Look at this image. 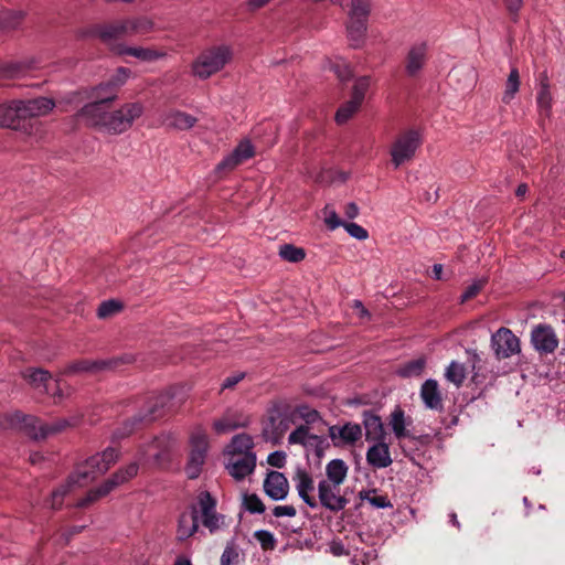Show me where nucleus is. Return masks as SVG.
I'll return each mask as SVG.
<instances>
[{
	"label": "nucleus",
	"mask_w": 565,
	"mask_h": 565,
	"mask_svg": "<svg viewBox=\"0 0 565 565\" xmlns=\"http://www.w3.org/2000/svg\"><path fill=\"white\" fill-rule=\"evenodd\" d=\"M207 451V437L203 433H195L191 437V451L185 467L189 479H195L200 476L202 466L205 462Z\"/></svg>",
	"instance_id": "ddd939ff"
},
{
	"label": "nucleus",
	"mask_w": 565,
	"mask_h": 565,
	"mask_svg": "<svg viewBox=\"0 0 565 565\" xmlns=\"http://www.w3.org/2000/svg\"><path fill=\"white\" fill-rule=\"evenodd\" d=\"M244 507L250 513H263L265 504L255 493L244 495Z\"/></svg>",
	"instance_id": "49530a36"
},
{
	"label": "nucleus",
	"mask_w": 565,
	"mask_h": 565,
	"mask_svg": "<svg viewBox=\"0 0 565 565\" xmlns=\"http://www.w3.org/2000/svg\"><path fill=\"white\" fill-rule=\"evenodd\" d=\"M153 23L147 18L125 19L104 25H95L88 34L99 38L105 44L129 35L145 34L152 30Z\"/></svg>",
	"instance_id": "39448f33"
},
{
	"label": "nucleus",
	"mask_w": 565,
	"mask_h": 565,
	"mask_svg": "<svg viewBox=\"0 0 565 565\" xmlns=\"http://www.w3.org/2000/svg\"><path fill=\"white\" fill-rule=\"evenodd\" d=\"M22 377L35 390L47 392V383L52 379L49 371L28 367L22 372Z\"/></svg>",
	"instance_id": "cd10ccee"
},
{
	"label": "nucleus",
	"mask_w": 565,
	"mask_h": 565,
	"mask_svg": "<svg viewBox=\"0 0 565 565\" xmlns=\"http://www.w3.org/2000/svg\"><path fill=\"white\" fill-rule=\"evenodd\" d=\"M324 222H326V225L329 230L333 231L340 226H344V224L347 222H343L339 216L338 214L335 213V211H330L328 212L326 210V218H324Z\"/></svg>",
	"instance_id": "6e6d98bb"
},
{
	"label": "nucleus",
	"mask_w": 565,
	"mask_h": 565,
	"mask_svg": "<svg viewBox=\"0 0 565 565\" xmlns=\"http://www.w3.org/2000/svg\"><path fill=\"white\" fill-rule=\"evenodd\" d=\"M273 514L276 516V518H281V516H295L297 514V511H296V508L294 505H276L274 509H273Z\"/></svg>",
	"instance_id": "bf43d9fd"
},
{
	"label": "nucleus",
	"mask_w": 565,
	"mask_h": 565,
	"mask_svg": "<svg viewBox=\"0 0 565 565\" xmlns=\"http://www.w3.org/2000/svg\"><path fill=\"white\" fill-rule=\"evenodd\" d=\"M334 73L341 82H347L352 77V70L348 64H335Z\"/></svg>",
	"instance_id": "13d9d810"
},
{
	"label": "nucleus",
	"mask_w": 565,
	"mask_h": 565,
	"mask_svg": "<svg viewBox=\"0 0 565 565\" xmlns=\"http://www.w3.org/2000/svg\"><path fill=\"white\" fill-rule=\"evenodd\" d=\"M21 118L18 100L0 105V127L17 128Z\"/></svg>",
	"instance_id": "7c9ffc66"
},
{
	"label": "nucleus",
	"mask_w": 565,
	"mask_h": 565,
	"mask_svg": "<svg viewBox=\"0 0 565 565\" xmlns=\"http://www.w3.org/2000/svg\"><path fill=\"white\" fill-rule=\"evenodd\" d=\"M135 361L131 354H122L109 359L88 360L82 359L70 363L64 370V375H72L77 373L97 374L105 371H116L121 365L130 364Z\"/></svg>",
	"instance_id": "6e6552de"
},
{
	"label": "nucleus",
	"mask_w": 565,
	"mask_h": 565,
	"mask_svg": "<svg viewBox=\"0 0 565 565\" xmlns=\"http://www.w3.org/2000/svg\"><path fill=\"white\" fill-rule=\"evenodd\" d=\"M420 145L422 138L419 131L409 129L401 132L391 148V157L394 167L398 168L403 163L412 160Z\"/></svg>",
	"instance_id": "9b49d317"
},
{
	"label": "nucleus",
	"mask_w": 565,
	"mask_h": 565,
	"mask_svg": "<svg viewBox=\"0 0 565 565\" xmlns=\"http://www.w3.org/2000/svg\"><path fill=\"white\" fill-rule=\"evenodd\" d=\"M279 256L290 263H299L306 257L305 249L291 244H284L279 248Z\"/></svg>",
	"instance_id": "4c0bfd02"
},
{
	"label": "nucleus",
	"mask_w": 565,
	"mask_h": 565,
	"mask_svg": "<svg viewBox=\"0 0 565 565\" xmlns=\"http://www.w3.org/2000/svg\"><path fill=\"white\" fill-rule=\"evenodd\" d=\"M121 305L115 300L103 301L97 310V316L102 319L108 318L120 311Z\"/></svg>",
	"instance_id": "8fccbe9b"
},
{
	"label": "nucleus",
	"mask_w": 565,
	"mask_h": 565,
	"mask_svg": "<svg viewBox=\"0 0 565 565\" xmlns=\"http://www.w3.org/2000/svg\"><path fill=\"white\" fill-rule=\"evenodd\" d=\"M254 537L264 551L275 550L277 541L271 532L267 530H258L254 533Z\"/></svg>",
	"instance_id": "c03bdc74"
},
{
	"label": "nucleus",
	"mask_w": 565,
	"mask_h": 565,
	"mask_svg": "<svg viewBox=\"0 0 565 565\" xmlns=\"http://www.w3.org/2000/svg\"><path fill=\"white\" fill-rule=\"evenodd\" d=\"M254 443L250 436L246 434L236 435L232 439V455L253 454L250 451Z\"/></svg>",
	"instance_id": "ea45409f"
},
{
	"label": "nucleus",
	"mask_w": 565,
	"mask_h": 565,
	"mask_svg": "<svg viewBox=\"0 0 565 565\" xmlns=\"http://www.w3.org/2000/svg\"><path fill=\"white\" fill-rule=\"evenodd\" d=\"M360 498L362 500H367L373 507L379 508V509L392 507V503L386 495H376V494L371 495V491L360 492Z\"/></svg>",
	"instance_id": "09e8293b"
},
{
	"label": "nucleus",
	"mask_w": 565,
	"mask_h": 565,
	"mask_svg": "<svg viewBox=\"0 0 565 565\" xmlns=\"http://www.w3.org/2000/svg\"><path fill=\"white\" fill-rule=\"evenodd\" d=\"M270 0H249L248 6L252 10H257L265 4H267Z\"/></svg>",
	"instance_id": "0e129e2a"
},
{
	"label": "nucleus",
	"mask_w": 565,
	"mask_h": 565,
	"mask_svg": "<svg viewBox=\"0 0 565 565\" xmlns=\"http://www.w3.org/2000/svg\"><path fill=\"white\" fill-rule=\"evenodd\" d=\"M175 439L170 434H161L138 448V460L143 465L164 467L171 461V451Z\"/></svg>",
	"instance_id": "423d86ee"
},
{
	"label": "nucleus",
	"mask_w": 565,
	"mask_h": 565,
	"mask_svg": "<svg viewBox=\"0 0 565 565\" xmlns=\"http://www.w3.org/2000/svg\"><path fill=\"white\" fill-rule=\"evenodd\" d=\"M297 412L301 418L305 419L307 424H311L317 422L320 418L319 413L316 409H311L308 406H299Z\"/></svg>",
	"instance_id": "5fc2aeb1"
},
{
	"label": "nucleus",
	"mask_w": 565,
	"mask_h": 565,
	"mask_svg": "<svg viewBox=\"0 0 565 565\" xmlns=\"http://www.w3.org/2000/svg\"><path fill=\"white\" fill-rule=\"evenodd\" d=\"M202 524L211 532L218 529L220 515L216 513V500L209 491H201L196 498V505H191L190 512H183L179 518L178 537L185 540L192 536L199 529V510Z\"/></svg>",
	"instance_id": "7ed1b4c3"
},
{
	"label": "nucleus",
	"mask_w": 565,
	"mask_h": 565,
	"mask_svg": "<svg viewBox=\"0 0 565 565\" xmlns=\"http://www.w3.org/2000/svg\"><path fill=\"white\" fill-rule=\"evenodd\" d=\"M420 397L427 408L437 412H443V396L441 392L439 391L438 382L436 380L428 379L422 384Z\"/></svg>",
	"instance_id": "b1692460"
},
{
	"label": "nucleus",
	"mask_w": 565,
	"mask_h": 565,
	"mask_svg": "<svg viewBox=\"0 0 565 565\" xmlns=\"http://www.w3.org/2000/svg\"><path fill=\"white\" fill-rule=\"evenodd\" d=\"M316 445V452L318 457H321L323 455L324 448L329 447L328 441L326 440L324 444H320L319 441H312V445Z\"/></svg>",
	"instance_id": "774afa93"
},
{
	"label": "nucleus",
	"mask_w": 565,
	"mask_h": 565,
	"mask_svg": "<svg viewBox=\"0 0 565 565\" xmlns=\"http://www.w3.org/2000/svg\"><path fill=\"white\" fill-rule=\"evenodd\" d=\"M341 486H333L329 481L318 483V497L320 504L331 512H339L348 504V499L340 494Z\"/></svg>",
	"instance_id": "2eb2a0df"
},
{
	"label": "nucleus",
	"mask_w": 565,
	"mask_h": 565,
	"mask_svg": "<svg viewBox=\"0 0 565 565\" xmlns=\"http://www.w3.org/2000/svg\"><path fill=\"white\" fill-rule=\"evenodd\" d=\"M290 424V418L279 408L275 407L269 411L265 431L270 433L275 438H279L289 429Z\"/></svg>",
	"instance_id": "a878e982"
},
{
	"label": "nucleus",
	"mask_w": 565,
	"mask_h": 565,
	"mask_svg": "<svg viewBox=\"0 0 565 565\" xmlns=\"http://www.w3.org/2000/svg\"><path fill=\"white\" fill-rule=\"evenodd\" d=\"M328 433L334 447H343L354 445L361 439L362 427L355 423H345L343 426H330Z\"/></svg>",
	"instance_id": "f3484780"
},
{
	"label": "nucleus",
	"mask_w": 565,
	"mask_h": 565,
	"mask_svg": "<svg viewBox=\"0 0 565 565\" xmlns=\"http://www.w3.org/2000/svg\"><path fill=\"white\" fill-rule=\"evenodd\" d=\"M433 277L437 280H441L443 279V265L440 264H435L433 266Z\"/></svg>",
	"instance_id": "69168bd1"
},
{
	"label": "nucleus",
	"mask_w": 565,
	"mask_h": 565,
	"mask_svg": "<svg viewBox=\"0 0 565 565\" xmlns=\"http://www.w3.org/2000/svg\"><path fill=\"white\" fill-rule=\"evenodd\" d=\"M256 467L255 454L232 455L227 466L230 475L236 480H243L249 476Z\"/></svg>",
	"instance_id": "a211bd4d"
},
{
	"label": "nucleus",
	"mask_w": 565,
	"mask_h": 565,
	"mask_svg": "<svg viewBox=\"0 0 565 565\" xmlns=\"http://www.w3.org/2000/svg\"><path fill=\"white\" fill-rule=\"evenodd\" d=\"M349 467L342 459H332L326 466L327 479L321 481H329L333 486H341L348 475Z\"/></svg>",
	"instance_id": "c85d7f7f"
},
{
	"label": "nucleus",
	"mask_w": 565,
	"mask_h": 565,
	"mask_svg": "<svg viewBox=\"0 0 565 565\" xmlns=\"http://www.w3.org/2000/svg\"><path fill=\"white\" fill-rule=\"evenodd\" d=\"M360 106L361 103L353 98L342 104L335 114V121L340 125L347 122L358 111Z\"/></svg>",
	"instance_id": "58836bf2"
},
{
	"label": "nucleus",
	"mask_w": 565,
	"mask_h": 565,
	"mask_svg": "<svg viewBox=\"0 0 565 565\" xmlns=\"http://www.w3.org/2000/svg\"><path fill=\"white\" fill-rule=\"evenodd\" d=\"M536 103L540 110L548 116L552 108V95L550 92V84L547 82H542L536 96Z\"/></svg>",
	"instance_id": "a19ab883"
},
{
	"label": "nucleus",
	"mask_w": 565,
	"mask_h": 565,
	"mask_svg": "<svg viewBox=\"0 0 565 565\" xmlns=\"http://www.w3.org/2000/svg\"><path fill=\"white\" fill-rule=\"evenodd\" d=\"M294 481H296V489L303 502L312 509L317 508L318 501L311 494V492L315 490V482L309 472L302 468H297L294 476Z\"/></svg>",
	"instance_id": "412c9836"
},
{
	"label": "nucleus",
	"mask_w": 565,
	"mask_h": 565,
	"mask_svg": "<svg viewBox=\"0 0 565 565\" xmlns=\"http://www.w3.org/2000/svg\"><path fill=\"white\" fill-rule=\"evenodd\" d=\"M523 1L524 0H503L508 12L512 15L514 21H516L518 13L523 6Z\"/></svg>",
	"instance_id": "052dcab7"
},
{
	"label": "nucleus",
	"mask_w": 565,
	"mask_h": 565,
	"mask_svg": "<svg viewBox=\"0 0 565 565\" xmlns=\"http://www.w3.org/2000/svg\"><path fill=\"white\" fill-rule=\"evenodd\" d=\"M344 215L348 218H355L359 215V207L355 203L351 202L345 205Z\"/></svg>",
	"instance_id": "e2e57ef3"
},
{
	"label": "nucleus",
	"mask_w": 565,
	"mask_h": 565,
	"mask_svg": "<svg viewBox=\"0 0 565 565\" xmlns=\"http://www.w3.org/2000/svg\"><path fill=\"white\" fill-rule=\"evenodd\" d=\"M558 342L554 329L548 324L540 323L531 331V343L541 356L554 353Z\"/></svg>",
	"instance_id": "4468645a"
},
{
	"label": "nucleus",
	"mask_w": 565,
	"mask_h": 565,
	"mask_svg": "<svg viewBox=\"0 0 565 565\" xmlns=\"http://www.w3.org/2000/svg\"><path fill=\"white\" fill-rule=\"evenodd\" d=\"M96 100L86 104L78 111L89 126L99 130L118 135L129 129L132 122L142 115L140 103H129L116 110H109L110 103L117 95L94 94Z\"/></svg>",
	"instance_id": "f257e3e1"
},
{
	"label": "nucleus",
	"mask_w": 565,
	"mask_h": 565,
	"mask_svg": "<svg viewBox=\"0 0 565 565\" xmlns=\"http://www.w3.org/2000/svg\"><path fill=\"white\" fill-rule=\"evenodd\" d=\"M138 472V463L131 462L126 468L118 470L108 478L100 487L89 490L88 493L77 502L78 508H86L98 499L107 495L117 486L130 480Z\"/></svg>",
	"instance_id": "9d476101"
},
{
	"label": "nucleus",
	"mask_w": 565,
	"mask_h": 565,
	"mask_svg": "<svg viewBox=\"0 0 565 565\" xmlns=\"http://www.w3.org/2000/svg\"><path fill=\"white\" fill-rule=\"evenodd\" d=\"M487 279H480L475 281L472 285L468 286L463 294L461 295V302H466L472 298H475L481 289L486 286Z\"/></svg>",
	"instance_id": "603ef678"
},
{
	"label": "nucleus",
	"mask_w": 565,
	"mask_h": 565,
	"mask_svg": "<svg viewBox=\"0 0 565 565\" xmlns=\"http://www.w3.org/2000/svg\"><path fill=\"white\" fill-rule=\"evenodd\" d=\"M427 60V44L422 42L414 44L405 58V72L409 77H416L423 70Z\"/></svg>",
	"instance_id": "aec40b11"
},
{
	"label": "nucleus",
	"mask_w": 565,
	"mask_h": 565,
	"mask_svg": "<svg viewBox=\"0 0 565 565\" xmlns=\"http://www.w3.org/2000/svg\"><path fill=\"white\" fill-rule=\"evenodd\" d=\"M239 426H243V424H239L230 417H223L213 423L214 430L220 435L230 433Z\"/></svg>",
	"instance_id": "de8ad7c7"
},
{
	"label": "nucleus",
	"mask_w": 565,
	"mask_h": 565,
	"mask_svg": "<svg viewBox=\"0 0 565 565\" xmlns=\"http://www.w3.org/2000/svg\"><path fill=\"white\" fill-rule=\"evenodd\" d=\"M254 156V146L248 139H243L231 153H228L216 164L214 172L218 179H223L235 168L253 158Z\"/></svg>",
	"instance_id": "f8f14e48"
},
{
	"label": "nucleus",
	"mask_w": 565,
	"mask_h": 565,
	"mask_svg": "<svg viewBox=\"0 0 565 565\" xmlns=\"http://www.w3.org/2000/svg\"><path fill=\"white\" fill-rule=\"evenodd\" d=\"M362 424L365 428V439L367 441L385 440L386 431L379 415L372 411H364L362 413Z\"/></svg>",
	"instance_id": "5701e85b"
},
{
	"label": "nucleus",
	"mask_w": 565,
	"mask_h": 565,
	"mask_svg": "<svg viewBox=\"0 0 565 565\" xmlns=\"http://www.w3.org/2000/svg\"><path fill=\"white\" fill-rule=\"evenodd\" d=\"M390 425L397 439L409 437V431L405 428V414L401 407L397 406L391 414Z\"/></svg>",
	"instance_id": "c9c22d12"
},
{
	"label": "nucleus",
	"mask_w": 565,
	"mask_h": 565,
	"mask_svg": "<svg viewBox=\"0 0 565 565\" xmlns=\"http://www.w3.org/2000/svg\"><path fill=\"white\" fill-rule=\"evenodd\" d=\"M269 466L275 468H282L286 465V454L281 450L274 451L267 457Z\"/></svg>",
	"instance_id": "4d7b16f0"
},
{
	"label": "nucleus",
	"mask_w": 565,
	"mask_h": 565,
	"mask_svg": "<svg viewBox=\"0 0 565 565\" xmlns=\"http://www.w3.org/2000/svg\"><path fill=\"white\" fill-rule=\"evenodd\" d=\"M289 444H299V445H312V441H319L320 444H324L326 438L312 435L309 433V428L306 425H300L297 427L288 437Z\"/></svg>",
	"instance_id": "473e14b6"
},
{
	"label": "nucleus",
	"mask_w": 565,
	"mask_h": 565,
	"mask_svg": "<svg viewBox=\"0 0 565 565\" xmlns=\"http://www.w3.org/2000/svg\"><path fill=\"white\" fill-rule=\"evenodd\" d=\"M264 491L273 500H282L289 491V483L284 473L270 471L264 481Z\"/></svg>",
	"instance_id": "6ab92c4d"
},
{
	"label": "nucleus",
	"mask_w": 565,
	"mask_h": 565,
	"mask_svg": "<svg viewBox=\"0 0 565 565\" xmlns=\"http://www.w3.org/2000/svg\"><path fill=\"white\" fill-rule=\"evenodd\" d=\"M527 190H529L527 184L526 183H521V184H519V186L515 190V195L518 198H524L526 192H527Z\"/></svg>",
	"instance_id": "338daca9"
},
{
	"label": "nucleus",
	"mask_w": 565,
	"mask_h": 565,
	"mask_svg": "<svg viewBox=\"0 0 565 565\" xmlns=\"http://www.w3.org/2000/svg\"><path fill=\"white\" fill-rule=\"evenodd\" d=\"M370 87V77L369 76H361L359 77L353 86V92L351 98L355 99L356 102L361 103L364 100L365 93Z\"/></svg>",
	"instance_id": "a18cd8bd"
},
{
	"label": "nucleus",
	"mask_w": 565,
	"mask_h": 565,
	"mask_svg": "<svg viewBox=\"0 0 565 565\" xmlns=\"http://www.w3.org/2000/svg\"><path fill=\"white\" fill-rule=\"evenodd\" d=\"M18 102L22 118L46 115L55 106L54 100L47 97H38Z\"/></svg>",
	"instance_id": "4be33fe9"
},
{
	"label": "nucleus",
	"mask_w": 565,
	"mask_h": 565,
	"mask_svg": "<svg viewBox=\"0 0 565 565\" xmlns=\"http://www.w3.org/2000/svg\"><path fill=\"white\" fill-rule=\"evenodd\" d=\"M491 341L498 359H508L520 352V340L510 329H499Z\"/></svg>",
	"instance_id": "dca6fc26"
},
{
	"label": "nucleus",
	"mask_w": 565,
	"mask_h": 565,
	"mask_svg": "<svg viewBox=\"0 0 565 565\" xmlns=\"http://www.w3.org/2000/svg\"><path fill=\"white\" fill-rule=\"evenodd\" d=\"M375 443V445L367 449L366 461L374 468H387L393 462L390 454V447L384 440Z\"/></svg>",
	"instance_id": "393cba45"
},
{
	"label": "nucleus",
	"mask_w": 565,
	"mask_h": 565,
	"mask_svg": "<svg viewBox=\"0 0 565 565\" xmlns=\"http://www.w3.org/2000/svg\"><path fill=\"white\" fill-rule=\"evenodd\" d=\"M244 376H245V373H237V374L227 376L222 384V390L233 388L236 384H238L244 379Z\"/></svg>",
	"instance_id": "680f3d73"
},
{
	"label": "nucleus",
	"mask_w": 565,
	"mask_h": 565,
	"mask_svg": "<svg viewBox=\"0 0 565 565\" xmlns=\"http://www.w3.org/2000/svg\"><path fill=\"white\" fill-rule=\"evenodd\" d=\"M26 70L24 63H10L0 66V82L6 78H13L20 76Z\"/></svg>",
	"instance_id": "37998d69"
},
{
	"label": "nucleus",
	"mask_w": 565,
	"mask_h": 565,
	"mask_svg": "<svg viewBox=\"0 0 565 565\" xmlns=\"http://www.w3.org/2000/svg\"><path fill=\"white\" fill-rule=\"evenodd\" d=\"M130 70L119 67L116 73L105 83H102L95 88L94 94L113 95L117 93L118 88L122 86L130 75Z\"/></svg>",
	"instance_id": "bb28decb"
},
{
	"label": "nucleus",
	"mask_w": 565,
	"mask_h": 565,
	"mask_svg": "<svg viewBox=\"0 0 565 565\" xmlns=\"http://www.w3.org/2000/svg\"><path fill=\"white\" fill-rule=\"evenodd\" d=\"M175 388L171 387L166 392L149 397L138 413L128 418L122 427L117 430L116 437H127L161 418L166 414V411L170 408Z\"/></svg>",
	"instance_id": "20e7f679"
},
{
	"label": "nucleus",
	"mask_w": 565,
	"mask_h": 565,
	"mask_svg": "<svg viewBox=\"0 0 565 565\" xmlns=\"http://www.w3.org/2000/svg\"><path fill=\"white\" fill-rule=\"evenodd\" d=\"M426 366L425 358L411 360L404 363L397 371V374L402 377H414L419 376L424 372Z\"/></svg>",
	"instance_id": "f704fd0d"
},
{
	"label": "nucleus",
	"mask_w": 565,
	"mask_h": 565,
	"mask_svg": "<svg viewBox=\"0 0 565 565\" xmlns=\"http://www.w3.org/2000/svg\"><path fill=\"white\" fill-rule=\"evenodd\" d=\"M239 561L238 550L233 545H226L222 556L221 565H237Z\"/></svg>",
	"instance_id": "3c124183"
},
{
	"label": "nucleus",
	"mask_w": 565,
	"mask_h": 565,
	"mask_svg": "<svg viewBox=\"0 0 565 565\" xmlns=\"http://www.w3.org/2000/svg\"><path fill=\"white\" fill-rule=\"evenodd\" d=\"M23 19L21 11L3 10L0 12V26L4 29H15Z\"/></svg>",
	"instance_id": "79ce46f5"
},
{
	"label": "nucleus",
	"mask_w": 565,
	"mask_h": 565,
	"mask_svg": "<svg viewBox=\"0 0 565 565\" xmlns=\"http://www.w3.org/2000/svg\"><path fill=\"white\" fill-rule=\"evenodd\" d=\"M111 50L118 55H130L138 60L151 62L159 57V54L145 47H131L126 46L124 44L109 45Z\"/></svg>",
	"instance_id": "c756f323"
},
{
	"label": "nucleus",
	"mask_w": 565,
	"mask_h": 565,
	"mask_svg": "<svg viewBox=\"0 0 565 565\" xmlns=\"http://www.w3.org/2000/svg\"><path fill=\"white\" fill-rule=\"evenodd\" d=\"M117 458V449L108 447L103 451V454H96L89 457L85 462L78 465L75 471L68 477L66 483L52 492L51 508L60 509L63 503V498L73 486L84 487L88 484L99 475L105 473Z\"/></svg>",
	"instance_id": "f03ea898"
},
{
	"label": "nucleus",
	"mask_w": 565,
	"mask_h": 565,
	"mask_svg": "<svg viewBox=\"0 0 565 565\" xmlns=\"http://www.w3.org/2000/svg\"><path fill=\"white\" fill-rule=\"evenodd\" d=\"M447 381L460 387L466 379V367L463 364L452 361L445 372Z\"/></svg>",
	"instance_id": "e433bc0d"
},
{
	"label": "nucleus",
	"mask_w": 565,
	"mask_h": 565,
	"mask_svg": "<svg viewBox=\"0 0 565 565\" xmlns=\"http://www.w3.org/2000/svg\"><path fill=\"white\" fill-rule=\"evenodd\" d=\"M520 89V74L516 67H512L508 79L505 82V88L502 95V103L509 105L514 98L515 94Z\"/></svg>",
	"instance_id": "72a5a7b5"
},
{
	"label": "nucleus",
	"mask_w": 565,
	"mask_h": 565,
	"mask_svg": "<svg viewBox=\"0 0 565 565\" xmlns=\"http://www.w3.org/2000/svg\"><path fill=\"white\" fill-rule=\"evenodd\" d=\"M196 118L183 113V111H171L164 118V124L168 127L185 130L194 126Z\"/></svg>",
	"instance_id": "2f4dec72"
},
{
	"label": "nucleus",
	"mask_w": 565,
	"mask_h": 565,
	"mask_svg": "<svg viewBox=\"0 0 565 565\" xmlns=\"http://www.w3.org/2000/svg\"><path fill=\"white\" fill-rule=\"evenodd\" d=\"M230 60L231 51L227 46H214L198 56L192 70L194 75L205 79L221 71Z\"/></svg>",
	"instance_id": "1a4fd4ad"
},
{
	"label": "nucleus",
	"mask_w": 565,
	"mask_h": 565,
	"mask_svg": "<svg viewBox=\"0 0 565 565\" xmlns=\"http://www.w3.org/2000/svg\"><path fill=\"white\" fill-rule=\"evenodd\" d=\"M343 227L352 237L356 239L363 241L369 236L367 231L356 223H345Z\"/></svg>",
	"instance_id": "864d4df0"
},
{
	"label": "nucleus",
	"mask_w": 565,
	"mask_h": 565,
	"mask_svg": "<svg viewBox=\"0 0 565 565\" xmlns=\"http://www.w3.org/2000/svg\"><path fill=\"white\" fill-rule=\"evenodd\" d=\"M9 420L11 426H20L21 428H24L34 439H45L51 435L61 433L67 427L75 425V423H71L66 418H58L53 423L47 424L38 417L24 415L22 413L10 415Z\"/></svg>",
	"instance_id": "0eeeda50"
}]
</instances>
